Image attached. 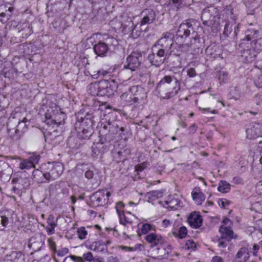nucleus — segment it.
Returning a JSON list of instances; mask_svg holds the SVG:
<instances>
[{"label":"nucleus","instance_id":"obj_1","mask_svg":"<svg viewBox=\"0 0 262 262\" xmlns=\"http://www.w3.org/2000/svg\"><path fill=\"white\" fill-rule=\"evenodd\" d=\"M41 170L35 169L32 172V175L38 182H42L38 178L43 177L48 182L53 181L57 179L62 173L63 171V165L59 162H48L42 165Z\"/></svg>","mask_w":262,"mask_h":262},{"label":"nucleus","instance_id":"obj_2","mask_svg":"<svg viewBox=\"0 0 262 262\" xmlns=\"http://www.w3.org/2000/svg\"><path fill=\"white\" fill-rule=\"evenodd\" d=\"M172 78L165 76L161 79L157 86V90L160 96L165 99H170L176 96L180 90V83L175 79L172 82Z\"/></svg>","mask_w":262,"mask_h":262},{"label":"nucleus","instance_id":"obj_3","mask_svg":"<svg viewBox=\"0 0 262 262\" xmlns=\"http://www.w3.org/2000/svg\"><path fill=\"white\" fill-rule=\"evenodd\" d=\"M188 38L195 41L198 39V33L194 30L193 27L190 23H183L179 26L177 31L176 41L180 43L184 42Z\"/></svg>","mask_w":262,"mask_h":262},{"label":"nucleus","instance_id":"obj_4","mask_svg":"<svg viewBox=\"0 0 262 262\" xmlns=\"http://www.w3.org/2000/svg\"><path fill=\"white\" fill-rule=\"evenodd\" d=\"M66 117V115L58 107H56L55 109L50 108L48 110L45 114V122L49 126H58L63 123Z\"/></svg>","mask_w":262,"mask_h":262},{"label":"nucleus","instance_id":"obj_5","mask_svg":"<svg viewBox=\"0 0 262 262\" xmlns=\"http://www.w3.org/2000/svg\"><path fill=\"white\" fill-rule=\"evenodd\" d=\"M174 38V34L173 32L168 31L163 33L161 37L153 45L152 51H154V49H157L164 51L168 54L173 46Z\"/></svg>","mask_w":262,"mask_h":262},{"label":"nucleus","instance_id":"obj_6","mask_svg":"<svg viewBox=\"0 0 262 262\" xmlns=\"http://www.w3.org/2000/svg\"><path fill=\"white\" fill-rule=\"evenodd\" d=\"M111 194L110 191L104 190L96 191L90 196V206L92 207H97L106 205L108 202Z\"/></svg>","mask_w":262,"mask_h":262},{"label":"nucleus","instance_id":"obj_7","mask_svg":"<svg viewBox=\"0 0 262 262\" xmlns=\"http://www.w3.org/2000/svg\"><path fill=\"white\" fill-rule=\"evenodd\" d=\"M142 15L143 17L140 23L136 25L132 30V34L133 35L135 34L137 36H139L142 31L141 29H139V28L145 25L152 23L156 17L155 12L151 9L144 10L142 13Z\"/></svg>","mask_w":262,"mask_h":262},{"label":"nucleus","instance_id":"obj_8","mask_svg":"<svg viewBox=\"0 0 262 262\" xmlns=\"http://www.w3.org/2000/svg\"><path fill=\"white\" fill-rule=\"evenodd\" d=\"M119 131L124 132V127L119 128L117 124L116 123L111 124L110 122L102 125L100 130V132L105 136V140L108 142L116 139V135Z\"/></svg>","mask_w":262,"mask_h":262},{"label":"nucleus","instance_id":"obj_9","mask_svg":"<svg viewBox=\"0 0 262 262\" xmlns=\"http://www.w3.org/2000/svg\"><path fill=\"white\" fill-rule=\"evenodd\" d=\"M118 87V83L115 79L101 80L100 81L99 96L110 97L115 94Z\"/></svg>","mask_w":262,"mask_h":262},{"label":"nucleus","instance_id":"obj_10","mask_svg":"<svg viewBox=\"0 0 262 262\" xmlns=\"http://www.w3.org/2000/svg\"><path fill=\"white\" fill-rule=\"evenodd\" d=\"M142 60V56L141 53L133 52L127 57L126 62L123 65V69L136 71L140 69Z\"/></svg>","mask_w":262,"mask_h":262},{"label":"nucleus","instance_id":"obj_11","mask_svg":"<svg viewBox=\"0 0 262 262\" xmlns=\"http://www.w3.org/2000/svg\"><path fill=\"white\" fill-rule=\"evenodd\" d=\"M218 15L219 11L216 8L210 6L205 8L201 14V19L203 21V24L207 26L212 25L215 21L214 18Z\"/></svg>","mask_w":262,"mask_h":262},{"label":"nucleus","instance_id":"obj_12","mask_svg":"<svg viewBox=\"0 0 262 262\" xmlns=\"http://www.w3.org/2000/svg\"><path fill=\"white\" fill-rule=\"evenodd\" d=\"M168 54L163 50L154 49L152 53L148 56V60L152 65L157 67H160L164 62L165 57Z\"/></svg>","mask_w":262,"mask_h":262},{"label":"nucleus","instance_id":"obj_13","mask_svg":"<svg viewBox=\"0 0 262 262\" xmlns=\"http://www.w3.org/2000/svg\"><path fill=\"white\" fill-rule=\"evenodd\" d=\"M156 250L159 256L163 258H169L173 256L172 246L165 239L157 247Z\"/></svg>","mask_w":262,"mask_h":262},{"label":"nucleus","instance_id":"obj_14","mask_svg":"<svg viewBox=\"0 0 262 262\" xmlns=\"http://www.w3.org/2000/svg\"><path fill=\"white\" fill-rule=\"evenodd\" d=\"M45 239V235L42 234L36 235L30 239L28 247L34 251H39L43 246Z\"/></svg>","mask_w":262,"mask_h":262},{"label":"nucleus","instance_id":"obj_15","mask_svg":"<svg viewBox=\"0 0 262 262\" xmlns=\"http://www.w3.org/2000/svg\"><path fill=\"white\" fill-rule=\"evenodd\" d=\"M218 18L221 19L222 21H227V23H234V24H235V20L237 18V15L234 13V11L233 9L227 8L222 11Z\"/></svg>","mask_w":262,"mask_h":262},{"label":"nucleus","instance_id":"obj_16","mask_svg":"<svg viewBox=\"0 0 262 262\" xmlns=\"http://www.w3.org/2000/svg\"><path fill=\"white\" fill-rule=\"evenodd\" d=\"M16 28L23 38H27L33 33L32 27L27 21L19 22L17 25Z\"/></svg>","mask_w":262,"mask_h":262},{"label":"nucleus","instance_id":"obj_17","mask_svg":"<svg viewBox=\"0 0 262 262\" xmlns=\"http://www.w3.org/2000/svg\"><path fill=\"white\" fill-rule=\"evenodd\" d=\"M219 232L221 234V239H225L229 242L232 239H236L237 235L235 234L230 226L222 225L219 228Z\"/></svg>","mask_w":262,"mask_h":262},{"label":"nucleus","instance_id":"obj_18","mask_svg":"<svg viewBox=\"0 0 262 262\" xmlns=\"http://www.w3.org/2000/svg\"><path fill=\"white\" fill-rule=\"evenodd\" d=\"M133 96L134 102L142 103L146 97V94L141 86L135 85L130 89Z\"/></svg>","mask_w":262,"mask_h":262},{"label":"nucleus","instance_id":"obj_19","mask_svg":"<svg viewBox=\"0 0 262 262\" xmlns=\"http://www.w3.org/2000/svg\"><path fill=\"white\" fill-rule=\"evenodd\" d=\"M202 216L195 212H192L188 217V222L192 228L197 229L200 227L202 224Z\"/></svg>","mask_w":262,"mask_h":262},{"label":"nucleus","instance_id":"obj_20","mask_svg":"<svg viewBox=\"0 0 262 262\" xmlns=\"http://www.w3.org/2000/svg\"><path fill=\"white\" fill-rule=\"evenodd\" d=\"M247 137L255 139L262 136V128L258 123L254 124L250 128L246 130Z\"/></svg>","mask_w":262,"mask_h":262},{"label":"nucleus","instance_id":"obj_21","mask_svg":"<svg viewBox=\"0 0 262 262\" xmlns=\"http://www.w3.org/2000/svg\"><path fill=\"white\" fill-rule=\"evenodd\" d=\"M144 239L147 243L151 244V247L154 246L157 247L164 239L160 235L154 233L147 234Z\"/></svg>","mask_w":262,"mask_h":262},{"label":"nucleus","instance_id":"obj_22","mask_svg":"<svg viewBox=\"0 0 262 262\" xmlns=\"http://www.w3.org/2000/svg\"><path fill=\"white\" fill-rule=\"evenodd\" d=\"M90 249L97 252H108L107 248L104 244V242L101 240L93 242L90 246Z\"/></svg>","mask_w":262,"mask_h":262},{"label":"nucleus","instance_id":"obj_23","mask_svg":"<svg viewBox=\"0 0 262 262\" xmlns=\"http://www.w3.org/2000/svg\"><path fill=\"white\" fill-rule=\"evenodd\" d=\"M95 53L99 56H105L108 51L107 46L102 41H99L93 47Z\"/></svg>","mask_w":262,"mask_h":262},{"label":"nucleus","instance_id":"obj_24","mask_svg":"<svg viewBox=\"0 0 262 262\" xmlns=\"http://www.w3.org/2000/svg\"><path fill=\"white\" fill-rule=\"evenodd\" d=\"M191 195L193 201L198 205L202 204L205 199L204 194L201 192L200 188L198 187L193 188L191 192Z\"/></svg>","mask_w":262,"mask_h":262},{"label":"nucleus","instance_id":"obj_25","mask_svg":"<svg viewBox=\"0 0 262 262\" xmlns=\"http://www.w3.org/2000/svg\"><path fill=\"white\" fill-rule=\"evenodd\" d=\"M58 217L56 219L52 214H50L47 219L48 226L46 228V231L49 235L55 233V228L57 226V221Z\"/></svg>","mask_w":262,"mask_h":262},{"label":"nucleus","instance_id":"obj_26","mask_svg":"<svg viewBox=\"0 0 262 262\" xmlns=\"http://www.w3.org/2000/svg\"><path fill=\"white\" fill-rule=\"evenodd\" d=\"M249 257L248 249L246 247H242L237 252L235 259H238V262H246Z\"/></svg>","mask_w":262,"mask_h":262},{"label":"nucleus","instance_id":"obj_27","mask_svg":"<svg viewBox=\"0 0 262 262\" xmlns=\"http://www.w3.org/2000/svg\"><path fill=\"white\" fill-rule=\"evenodd\" d=\"M92 156L98 157L104 152V148L103 144L102 142L94 143L92 146Z\"/></svg>","mask_w":262,"mask_h":262},{"label":"nucleus","instance_id":"obj_28","mask_svg":"<svg viewBox=\"0 0 262 262\" xmlns=\"http://www.w3.org/2000/svg\"><path fill=\"white\" fill-rule=\"evenodd\" d=\"M121 86H123L124 88H127V89L129 90L128 92L124 93L121 95L120 98H121V100L123 102H124V103L125 104H127V105H132V104L135 103L134 100L133 99V94H132V92L130 91V88H129L127 86H123V85H121Z\"/></svg>","mask_w":262,"mask_h":262},{"label":"nucleus","instance_id":"obj_29","mask_svg":"<svg viewBox=\"0 0 262 262\" xmlns=\"http://www.w3.org/2000/svg\"><path fill=\"white\" fill-rule=\"evenodd\" d=\"M119 217L120 223L126 226L127 225H130L132 223V217L133 215L129 212H127L126 214H125L123 212L118 215Z\"/></svg>","mask_w":262,"mask_h":262},{"label":"nucleus","instance_id":"obj_30","mask_svg":"<svg viewBox=\"0 0 262 262\" xmlns=\"http://www.w3.org/2000/svg\"><path fill=\"white\" fill-rule=\"evenodd\" d=\"M259 31L253 28H248L245 32V38L247 40H253L259 36Z\"/></svg>","mask_w":262,"mask_h":262},{"label":"nucleus","instance_id":"obj_31","mask_svg":"<svg viewBox=\"0 0 262 262\" xmlns=\"http://www.w3.org/2000/svg\"><path fill=\"white\" fill-rule=\"evenodd\" d=\"M165 202L166 207L172 210L177 209L181 205V201L175 198H169Z\"/></svg>","mask_w":262,"mask_h":262},{"label":"nucleus","instance_id":"obj_32","mask_svg":"<svg viewBox=\"0 0 262 262\" xmlns=\"http://www.w3.org/2000/svg\"><path fill=\"white\" fill-rule=\"evenodd\" d=\"M100 90V81L98 82L92 83L88 86V92L93 96H99Z\"/></svg>","mask_w":262,"mask_h":262},{"label":"nucleus","instance_id":"obj_33","mask_svg":"<svg viewBox=\"0 0 262 262\" xmlns=\"http://www.w3.org/2000/svg\"><path fill=\"white\" fill-rule=\"evenodd\" d=\"M102 42H103L107 48L109 49L112 46H116L118 43L117 40L112 36H110L106 34H104L102 36Z\"/></svg>","mask_w":262,"mask_h":262},{"label":"nucleus","instance_id":"obj_34","mask_svg":"<svg viewBox=\"0 0 262 262\" xmlns=\"http://www.w3.org/2000/svg\"><path fill=\"white\" fill-rule=\"evenodd\" d=\"M18 159L20 161L19 164V168L21 170H29L34 168L33 165L27 159H22L21 158L18 157Z\"/></svg>","mask_w":262,"mask_h":262},{"label":"nucleus","instance_id":"obj_35","mask_svg":"<svg viewBox=\"0 0 262 262\" xmlns=\"http://www.w3.org/2000/svg\"><path fill=\"white\" fill-rule=\"evenodd\" d=\"M217 190L222 193H227L230 190V185L226 181L222 180L219 184Z\"/></svg>","mask_w":262,"mask_h":262},{"label":"nucleus","instance_id":"obj_36","mask_svg":"<svg viewBox=\"0 0 262 262\" xmlns=\"http://www.w3.org/2000/svg\"><path fill=\"white\" fill-rule=\"evenodd\" d=\"M171 54H173L176 56H180L181 54V43L178 42L176 40V42H173V46L168 54V55Z\"/></svg>","mask_w":262,"mask_h":262},{"label":"nucleus","instance_id":"obj_37","mask_svg":"<svg viewBox=\"0 0 262 262\" xmlns=\"http://www.w3.org/2000/svg\"><path fill=\"white\" fill-rule=\"evenodd\" d=\"M63 184V183L61 182H56L51 184L49 187V191L50 194H54L58 190L61 189V185Z\"/></svg>","mask_w":262,"mask_h":262},{"label":"nucleus","instance_id":"obj_38","mask_svg":"<svg viewBox=\"0 0 262 262\" xmlns=\"http://www.w3.org/2000/svg\"><path fill=\"white\" fill-rule=\"evenodd\" d=\"M172 234L175 237H178L182 239L186 237L187 234V230L184 226L180 228L178 232L176 231H172Z\"/></svg>","mask_w":262,"mask_h":262},{"label":"nucleus","instance_id":"obj_39","mask_svg":"<svg viewBox=\"0 0 262 262\" xmlns=\"http://www.w3.org/2000/svg\"><path fill=\"white\" fill-rule=\"evenodd\" d=\"M250 52V50H245L242 55L247 62H251L254 59L255 55L252 54Z\"/></svg>","mask_w":262,"mask_h":262},{"label":"nucleus","instance_id":"obj_40","mask_svg":"<svg viewBox=\"0 0 262 262\" xmlns=\"http://www.w3.org/2000/svg\"><path fill=\"white\" fill-rule=\"evenodd\" d=\"M251 45L254 51H259L261 50L262 40L261 39H256L251 42Z\"/></svg>","mask_w":262,"mask_h":262},{"label":"nucleus","instance_id":"obj_41","mask_svg":"<svg viewBox=\"0 0 262 262\" xmlns=\"http://www.w3.org/2000/svg\"><path fill=\"white\" fill-rule=\"evenodd\" d=\"M110 72L108 71L101 70H98L96 72H94V74H92L91 76L93 78L97 79L100 76L105 77L110 74Z\"/></svg>","mask_w":262,"mask_h":262},{"label":"nucleus","instance_id":"obj_42","mask_svg":"<svg viewBox=\"0 0 262 262\" xmlns=\"http://www.w3.org/2000/svg\"><path fill=\"white\" fill-rule=\"evenodd\" d=\"M193 40H190L189 42H186L183 43V42L181 43V53L183 52H186L189 51V49L192 47L193 44Z\"/></svg>","mask_w":262,"mask_h":262},{"label":"nucleus","instance_id":"obj_43","mask_svg":"<svg viewBox=\"0 0 262 262\" xmlns=\"http://www.w3.org/2000/svg\"><path fill=\"white\" fill-rule=\"evenodd\" d=\"M78 237L80 239H84L86 238L88 232L84 227H81L77 231Z\"/></svg>","mask_w":262,"mask_h":262},{"label":"nucleus","instance_id":"obj_44","mask_svg":"<svg viewBox=\"0 0 262 262\" xmlns=\"http://www.w3.org/2000/svg\"><path fill=\"white\" fill-rule=\"evenodd\" d=\"M233 23H227L224 27V29L223 32L224 35L228 37L232 31V26Z\"/></svg>","mask_w":262,"mask_h":262},{"label":"nucleus","instance_id":"obj_45","mask_svg":"<svg viewBox=\"0 0 262 262\" xmlns=\"http://www.w3.org/2000/svg\"><path fill=\"white\" fill-rule=\"evenodd\" d=\"M25 123V119H24L21 122H19L17 126V128L14 129H8V133L10 134L11 137H14L15 135L19 132L18 127L21 124H24Z\"/></svg>","mask_w":262,"mask_h":262},{"label":"nucleus","instance_id":"obj_46","mask_svg":"<svg viewBox=\"0 0 262 262\" xmlns=\"http://www.w3.org/2000/svg\"><path fill=\"white\" fill-rule=\"evenodd\" d=\"M185 248L186 249L194 251L196 248V244L193 242V240L189 239L186 241Z\"/></svg>","mask_w":262,"mask_h":262},{"label":"nucleus","instance_id":"obj_47","mask_svg":"<svg viewBox=\"0 0 262 262\" xmlns=\"http://www.w3.org/2000/svg\"><path fill=\"white\" fill-rule=\"evenodd\" d=\"M40 158V157L38 155H33L27 159L33 165V167L35 168V165L39 162Z\"/></svg>","mask_w":262,"mask_h":262},{"label":"nucleus","instance_id":"obj_48","mask_svg":"<svg viewBox=\"0 0 262 262\" xmlns=\"http://www.w3.org/2000/svg\"><path fill=\"white\" fill-rule=\"evenodd\" d=\"M1 223L3 227V228L1 229V231H4L5 228L9 224V219L6 215L1 216Z\"/></svg>","mask_w":262,"mask_h":262},{"label":"nucleus","instance_id":"obj_49","mask_svg":"<svg viewBox=\"0 0 262 262\" xmlns=\"http://www.w3.org/2000/svg\"><path fill=\"white\" fill-rule=\"evenodd\" d=\"M148 164L146 162H143L140 164H138L135 167V171L137 172V174L139 172L142 171L145 168L147 167Z\"/></svg>","mask_w":262,"mask_h":262},{"label":"nucleus","instance_id":"obj_50","mask_svg":"<svg viewBox=\"0 0 262 262\" xmlns=\"http://www.w3.org/2000/svg\"><path fill=\"white\" fill-rule=\"evenodd\" d=\"M84 260L85 261L91 262L94 260V256L92 252H88L86 253H85L83 254L82 257Z\"/></svg>","mask_w":262,"mask_h":262},{"label":"nucleus","instance_id":"obj_51","mask_svg":"<svg viewBox=\"0 0 262 262\" xmlns=\"http://www.w3.org/2000/svg\"><path fill=\"white\" fill-rule=\"evenodd\" d=\"M151 229V225L149 224H144L142 225L141 231L143 234H147Z\"/></svg>","mask_w":262,"mask_h":262},{"label":"nucleus","instance_id":"obj_52","mask_svg":"<svg viewBox=\"0 0 262 262\" xmlns=\"http://www.w3.org/2000/svg\"><path fill=\"white\" fill-rule=\"evenodd\" d=\"M218 203L220 207L225 208L229 205L230 202L226 199H221L219 200Z\"/></svg>","mask_w":262,"mask_h":262},{"label":"nucleus","instance_id":"obj_53","mask_svg":"<svg viewBox=\"0 0 262 262\" xmlns=\"http://www.w3.org/2000/svg\"><path fill=\"white\" fill-rule=\"evenodd\" d=\"M50 248L54 252H56V245L53 241L52 238H50L48 240Z\"/></svg>","mask_w":262,"mask_h":262},{"label":"nucleus","instance_id":"obj_54","mask_svg":"<svg viewBox=\"0 0 262 262\" xmlns=\"http://www.w3.org/2000/svg\"><path fill=\"white\" fill-rule=\"evenodd\" d=\"M124 204L121 202H119L116 204V211L117 212L118 215H119V214H121L122 212H123L122 209L124 207Z\"/></svg>","mask_w":262,"mask_h":262},{"label":"nucleus","instance_id":"obj_55","mask_svg":"<svg viewBox=\"0 0 262 262\" xmlns=\"http://www.w3.org/2000/svg\"><path fill=\"white\" fill-rule=\"evenodd\" d=\"M199 109L203 113H211V114H215L217 113V112L215 110H211L210 108H209V107L202 108V107H199Z\"/></svg>","mask_w":262,"mask_h":262},{"label":"nucleus","instance_id":"obj_56","mask_svg":"<svg viewBox=\"0 0 262 262\" xmlns=\"http://www.w3.org/2000/svg\"><path fill=\"white\" fill-rule=\"evenodd\" d=\"M77 140V138L74 137H70L68 139V144L69 145L70 147L72 148H77L79 147V145H73L72 144V142H74L75 141Z\"/></svg>","mask_w":262,"mask_h":262},{"label":"nucleus","instance_id":"obj_57","mask_svg":"<svg viewBox=\"0 0 262 262\" xmlns=\"http://www.w3.org/2000/svg\"><path fill=\"white\" fill-rule=\"evenodd\" d=\"M198 126L195 124H193L188 128L189 134H193L197 130Z\"/></svg>","mask_w":262,"mask_h":262},{"label":"nucleus","instance_id":"obj_58","mask_svg":"<svg viewBox=\"0 0 262 262\" xmlns=\"http://www.w3.org/2000/svg\"><path fill=\"white\" fill-rule=\"evenodd\" d=\"M85 177L88 179H91L93 178L94 173V171L92 170L89 169L85 172Z\"/></svg>","mask_w":262,"mask_h":262},{"label":"nucleus","instance_id":"obj_59","mask_svg":"<svg viewBox=\"0 0 262 262\" xmlns=\"http://www.w3.org/2000/svg\"><path fill=\"white\" fill-rule=\"evenodd\" d=\"M187 75L190 77H193L196 75L195 70L194 68H191L187 71Z\"/></svg>","mask_w":262,"mask_h":262},{"label":"nucleus","instance_id":"obj_60","mask_svg":"<svg viewBox=\"0 0 262 262\" xmlns=\"http://www.w3.org/2000/svg\"><path fill=\"white\" fill-rule=\"evenodd\" d=\"M69 252L68 249L67 248H62L58 250L57 252V255L59 256H63L66 254H67Z\"/></svg>","mask_w":262,"mask_h":262},{"label":"nucleus","instance_id":"obj_61","mask_svg":"<svg viewBox=\"0 0 262 262\" xmlns=\"http://www.w3.org/2000/svg\"><path fill=\"white\" fill-rule=\"evenodd\" d=\"M211 262H224V260L222 257L219 256H213L211 260Z\"/></svg>","mask_w":262,"mask_h":262},{"label":"nucleus","instance_id":"obj_62","mask_svg":"<svg viewBox=\"0 0 262 262\" xmlns=\"http://www.w3.org/2000/svg\"><path fill=\"white\" fill-rule=\"evenodd\" d=\"M171 223V222H170V220H167V219H164L163 220V221L162 222V226L163 227L166 228V227H168V226H170Z\"/></svg>","mask_w":262,"mask_h":262},{"label":"nucleus","instance_id":"obj_63","mask_svg":"<svg viewBox=\"0 0 262 262\" xmlns=\"http://www.w3.org/2000/svg\"><path fill=\"white\" fill-rule=\"evenodd\" d=\"M75 256L74 255H71L70 256L66 257L63 262H76L77 261V259L73 258L72 257Z\"/></svg>","mask_w":262,"mask_h":262},{"label":"nucleus","instance_id":"obj_64","mask_svg":"<svg viewBox=\"0 0 262 262\" xmlns=\"http://www.w3.org/2000/svg\"><path fill=\"white\" fill-rule=\"evenodd\" d=\"M259 246L258 245H254V246H253V256H256L257 255V253L259 250Z\"/></svg>","mask_w":262,"mask_h":262}]
</instances>
